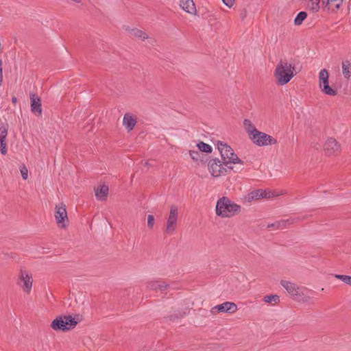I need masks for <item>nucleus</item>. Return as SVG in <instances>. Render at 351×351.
I'll return each mask as SVG.
<instances>
[{
	"instance_id": "f257e3e1",
	"label": "nucleus",
	"mask_w": 351,
	"mask_h": 351,
	"mask_svg": "<svg viewBox=\"0 0 351 351\" xmlns=\"http://www.w3.org/2000/svg\"><path fill=\"white\" fill-rule=\"evenodd\" d=\"M241 210V206L228 197L223 196L217 201L215 213L218 217L231 218L238 215Z\"/></svg>"
},
{
	"instance_id": "f03ea898",
	"label": "nucleus",
	"mask_w": 351,
	"mask_h": 351,
	"mask_svg": "<svg viewBox=\"0 0 351 351\" xmlns=\"http://www.w3.org/2000/svg\"><path fill=\"white\" fill-rule=\"evenodd\" d=\"M295 66L286 60H280L274 71L277 84L283 86L289 83L295 75Z\"/></svg>"
},
{
	"instance_id": "72a5a7b5",
	"label": "nucleus",
	"mask_w": 351,
	"mask_h": 351,
	"mask_svg": "<svg viewBox=\"0 0 351 351\" xmlns=\"http://www.w3.org/2000/svg\"><path fill=\"white\" fill-rule=\"evenodd\" d=\"M265 193L267 194V195L265 197H264V198H270V197H276V196L278 195L274 191H265Z\"/></svg>"
},
{
	"instance_id": "423d86ee",
	"label": "nucleus",
	"mask_w": 351,
	"mask_h": 351,
	"mask_svg": "<svg viewBox=\"0 0 351 351\" xmlns=\"http://www.w3.org/2000/svg\"><path fill=\"white\" fill-rule=\"evenodd\" d=\"M55 219L59 228H66L68 226L69 219L66 205L61 202L56 205Z\"/></svg>"
},
{
	"instance_id": "aec40b11",
	"label": "nucleus",
	"mask_w": 351,
	"mask_h": 351,
	"mask_svg": "<svg viewBox=\"0 0 351 351\" xmlns=\"http://www.w3.org/2000/svg\"><path fill=\"white\" fill-rule=\"evenodd\" d=\"M108 186L107 185H102L99 188L95 189V196L98 200H106L108 194Z\"/></svg>"
},
{
	"instance_id": "a211bd4d",
	"label": "nucleus",
	"mask_w": 351,
	"mask_h": 351,
	"mask_svg": "<svg viewBox=\"0 0 351 351\" xmlns=\"http://www.w3.org/2000/svg\"><path fill=\"white\" fill-rule=\"evenodd\" d=\"M8 135V127L6 125H1L0 127V152L3 155L7 153V144L6 137Z\"/></svg>"
},
{
	"instance_id": "e433bc0d",
	"label": "nucleus",
	"mask_w": 351,
	"mask_h": 351,
	"mask_svg": "<svg viewBox=\"0 0 351 351\" xmlns=\"http://www.w3.org/2000/svg\"><path fill=\"white\" fill-rule=\"evenodd\" d=\"M12 101L14 105H16L18 102V99L16 97L13 96L12 98Z\"/></svg>"
},
{
	"instance_id": "393cba45",
	"label": "nucleus",
	"mask_w": 351,
	"mask_h": 351,
	"mask_svg": "<svg viewBox=\"0 0 351 351\" xmlns=\"http://www.w3.org/2000/svg\"><path fill=\"white\" fill-rule=\"evenodd\" d=\"M307 17V13L304 11H301L300 12L296 17L294 19V24L295 25H301L303 21L306 19V18Z\"/></svg>"
},
{
	"instance_id": "9d476101",
	"label": "nucleus",
	"mask_w": 351,
	"mask_h": 351,
	"mask_svg": "<svg viewBox=\"0 0 351 351\" xmlns=\"http://www.w3.org/2000/svg\"><path fill=\"white\" fill-rule=\"evenodd\" d=\"M32 276L25 270L21 269V276L19 278L18 284L25 293H30L32 287Z\"/></svg>"
},
{
	"instance_id": "7ed1b4c3",
	"label": "nucleus",
	"mask_w": 351,
	"mask_h": 351,
	"mask_svg": "<svg viewBox=\"0 0 351 351\" xmlns=\"http://www.w3.org/2000/svg\"><path fill=\"white\" fill-rule=\"evenodd\" d=\"M217 146L225 165L227 166L229 169H232V164L243 165V161L237 156L230 145L222 141H218Z\"/></svg>"
},
{
	"instance_id": "c756f323",
	"label": "nucleus",
	"mask_w": 351,
	"mask_h": 351,
	"mask_svg": "<svg viewBox=\"0 0 351 351\" xmlns=\"http://www.w3.org/2000/svg\"><path fill=\"white\" fill-rule=\"evenodd\" d=\"M155 223L154 217L152 215L147 216V226L149 229H152Z\"/></svg>"
},
{
	"instance_id": "7c9ffc66",
	"label": "nucleus",
	"mask_w": 351,
	"mask_h": 351,
	"mask_svg": "<svg viewBox=\"0 0 351 351\" xmlns=\"http://www.w3.org/2000/svg\"><path fill=\"white\" fill-rule=\"evenodd\" d=\"M189 155L191 158L195 161H197L199 158V152L198 151L191 150L189 152Z\"/></svg>"
},
{
	"instance_id": "f3484780",
	"label": "nucleus",
	"mask_w": 351,
	"mask_h": 351,
	"mask_svg": "<svg viewBox=\"0 0 351 351\" xmlns=\"http://www.w3.org/2000/svg\"><path fill=\"white\" fill-rule=\"evenodd\" d=\"M300 220H301V219L299 217L289 218L287 220H280V221H277L272 223H269L267 226V228L268 229H270L271 228H274L275 229H280V228H285L287 226V224H289V225L293 224V223H296Z\"/></svg>"
},
{
	"instance_id": "bb28decb",
	"label": "nucleus",
	"mask_w": 351,
	"mask_h": 351,
	"mask_svg": "<svg viewBox=\"0 0 351 351\" xmlns=\"http://www.w3.org/2000/svg\"><path fill=\"white\" fill-rule=\"evenodd\" d=\"M131 34L132 36L140 38L142 40H145L147 38V35L144 32L138 29H133Z\"/></svg>"
},
{
	"instance_id": "2eb2a0df",
	"label": "nucleus",
	"mask_w": 351,
	"mask_h": 351,
	"mask_svg": "<svg viewBox=\"0 0 351 351\" xmlns=\"http://www.w3.org/2000/svg\"><path fill=\"white\" fill-rule=\"evenodd\" d=\"M169 285L162 279L152 280L147 282V288L152 291H164Z\"/></svg>"
},
{
	"instance_id": "4468645a",
	"label": "nucleus",
	"mask_w": 351,
	"mask_h": 351,
	"mask_svg": "<svg viewBox=\"0 0 351 351\" xmlns=\"http://www.w3.org/2000/svg\"><path fill=\"white\" fill-rule=\"evenodd\" d=\"M31 101V111L33 114L40 116L42 114L41 100L36 94L31 93L29 95Z\"/></svg>"
},
{
	"instance_id": "473e14b6",
	"label": "nucleus",
	"mask_w": 351,
	"mask_h": 351,
	"mask_svg": "<svg viewBox=\"0 0 351 351\" xmlns=\"http://www.w3.org/2000/svg\"><path fill=\"white\" fill-rule=\"evenodd\" d=\"M27 169L25 166L21 169L22 178L24 180H26L27 178Z\"/></svg>"
},
{
	"instance_id": "dca6fc26",
	"label": "nucleus",
	"mask_w": 351,
	"mask_h": 351,
	"mask_svg": "<svg viewBox=\"0 0 351 351\" xmlns=\"http://www.w3.org/2000/svg\"><path fill=\"white\" fill-rule=\"evenodd\" d=\"M137 120L135 116L130 112H126L123 119V125L125 126L128 132L133 130L136 126Z\"/></svg>"
},
{
	"instance_id": "2f4dec72",
	"label": "nucleus",
	"mask_w": 351,
	"mask_h": 351,
	"mask_svg": "<svg viewBox=\"0 0 351 351\" xmlns=\"http://www.w3.org/2000/svg\"><path fill=\"white\" fill-rule=\"evenodd\" d=\"M343 0H326V3L335 4V7L339 8Z\"/></svg>"
},
{
	"instance_id": "f704fd0d",
	"label": "nucleus",
	"mask_w": 351,
	"mask_h": 351,
	"mask_svg": "<svg viewBox=\"0 0 351 351\" xmlns=\"http://www.w3.org/2000/svg\"><path fill=\"white\" fill-rule=\"evenodd\" d=\"M3 61L0 59V86L3 84V69H2Z\"/></svg>"
},
{
	"instance_id": "1a4fd4ad",
	"label": "nucleus",
	"mask_w": 351,
	"mask_h": 351,
	"mask_svg": "<svg viewBox=\"0 0 351 351\" xmlns=\"http://www.w3.org/2000/svg\"><path fill=\"white\" fill-rule=\"evenodd\" d=\"M208 169L211 175L214 177H219L230 170L225 165L223 161H221L218 158L211 159L208 162Z\"/></svg>"
},
{
	"instance_id": "412c9836",
	"label": "nucleus",
	"mask_w": 351,
	"mask_h": 351,
	"mask_svg": "<svg viewBox=\"0 0 351 351\" xmlns=\"http://www.w3.org/2000/svg\"><path fill=\"white\" fill-rule=\"evenodd\" d=\"M266 195L267 194L265 193V190L257 189L248 193L247 199L249 202H251L254 199L264 198V197H265Z\"/></svg>"
},
{
	"instance_id": "6e6552de",
	"label": "nucleus",
	"mask_w": 351,
	"mask_h": 351,
	"mask_svg": "<svg viewBox=\"0 0 351 351\" xmlns=\"http://www.w3.org/2000/svg\"><path fill=\"white\" fill-rule=\"evenodd\" d=\"M178 218V208L176 205L170 207L169 215L167 220L165 232L168 234H172L175 232L177 226Z\"/></svg>"
},
{
	"instance_id": "20e7f679",
	"label": "nucleus",
	"mask_w": 351,
	"mask_h": 351,
	"mask_svg": "<svg viewBox=\"0 0 351 351\" xmlns=\"http://www.w3.org/2000/svg\"><path fill=\"white\" fill-rule=\"evenodd\" d=\"M77 324L71 315L60 316L53 320L51 327L54 330L66 331L74 328Z\"/></svg>"
},
{
	"instance_id": "4c0bfd02",
	"label": "nucleus",
	"mask_w": 351,
	"mask_h": 351,
	"mask_svg": "<svg viewBox=\"0 0 351 351\" xmlns=\"http://www.w3.org/2000/svg\"><path fill=\"white\" fill-rule=\"evenodd\" d=\"M322 4L323 5H324L325 7H326V6L329 5L330 3H326V0H322Z\"/></svg>"
},
{
	"instance_id": "cd10ccee",
	"label": "nucleus",
	"mask_w": 351,
	"mask_h": 351,
	"mask_svg": "<svg viewBox=\"0 0 351 351\" xmlns=\"http://www.w3.org/2000/svg\"><path fill=\"white\" fill-rule=\"evenodd\" d=\"M335 278L342 280L343 282H345L347 285H351V276H350L336 274Z\"/></svg>"
},
{
	"instance_id": "9b49d317",
	"label": "nucleus",
	"mask_w": 351,
	"mask_h": 351,
	"mask_svg": "<svg viewBox=\"0 0 351 351\" xmlns=\"http://www.w3.org/2000/svg\"><path fill=\"white\" fill-rule=\"evenodd\" d=\"M280 285L287 290L289 294L295 299L303 295L301 289L292 282L282 280L280 281Z\"/></svg>"
},
{
	"instance_id": "c9c22d12",
	"label": "nucleus",
	"mask_w": 351,
	"mask_h": 351,
	"mask_svg": "<svg viewBox=\"0 0 351 351\" xmlns=\"http://www.w3.org/2000/svg\"><path fill=\"white\" fill-rule=\"evenodd\" d=\"M235 0H222L223 3L228 7L233 6Z\"/></svg>"
},
{
	"instance_id": "ddd939ff",
	"label": "nucleus",
	"mask_w": 351,
	"mask_h": 351,
	"mask_svg": "<svg viewBox=\"0 0 351 351\" xmlns=\"http://www.w3.org/2000/svg\"><path fill=\"white\" fill-rule=\"evenodd\" d=\"M215 311L218 313H233L237 311V306L234 302H225L221 304L214 306L212 308L211 312L215 313Z\"/></svg>"
},
{
	"instance_id": "f8f14e48",
	"label": "nucleus",
	"mask_w": 351,
	"mask_h": 351,
	"mask_svg": "<svg viewBox=\"0 0 351 351\" xmlns=\"http://www.w3.org/2000/svg\"><path fill=\"white\" fill-rule=\"evenodd\" d=\"M324 152L328 156L335 155L341 150V145L334 138H328L324 144Z\"/></svg>"
},
{
	"instance_id": "4be33fe9",
	"label": "nucleus",
	"mask_w": 351,
	"mask_h": 351,
	"mask_svg": "<svg viewBox=\"0 0 351 351\" xmlns=\"http://www.w3.org/2000/svg\"><path fill=\"white\" fill-rule=\"evenodd\" d=\"M243 125L245 128L246 132L248 134L250 138L258 132V130L256 128L254 125L249 119H245L243 121Z\"/></svg>"
},
{
	"instance_id": "0eeeda50",
	"label": "nucleus",
	"mask_w": 351,
	"mask_h": 351,
	"mask_svg": "<svg viewBox=\"0 0 351 351\" xmlns=\"http://www.w3.org/2000/svg\"><path fill=\"white\" fill-rule=\"evenodd\" d=\"M251 141L256 145L260 147L272 145L277 143V140L271 136L258 131L253 136L250 138Z\"/></svg>"
},
{
	"instance_id": "a878e982",
	"label": "nucleus",
	"mask_w": 351,
	"mask_h": 351,
	"mask_svg": "<svg viewBox=\"0 0 351 351\" xmlns=\"http://www.w3.org/2000/svg\"><path fill=\"white\" fill-rule=\"evenodd\" d=\"M197 146L199 150L202 152H205V153H211L212 152V150H213L212 147L210 145L205 143L202 141H200L199 143H198Z\"/></svg>"
},
{
	"instance_id": "c85d7f7f",
	"label": "nucleus",
	"mask_w": 351,
	"mask_h": 351,
	"mask_svg": "<svg viewBox=\"0 0 351 351\" xmlns=\"http://www.w3.org/2000/svg\"><path fill=\"white\" fill-rule=\"evenodd\" d=\"M311 1V9L314 12H317L319 10L320 0H310Z\"/></svg>"
},
{
	"instance_id": "6ab92c4d",
	"label": "nucleus",
	"mask_w": 351,
	"mask_h": 351,
	"mask_svg": "<svg viewBox=\"0 0 351 351\" xmlns=\"http://www.w3.org/2000/svg\"><path fill=\"white\" fill-rule=\"evenodd\" d=\"M180 5L183 10L189 14L193 15L197 14L196 7L193 0H180Z\"/></svg>"
},
{
	"instance_id": "39448f33",
	"label": "nucleus",
	"mask_w": 351,
	"mask_h": 351,
	"mask_svg": "<svg viewBox=\"0 0 351 351\" xmlns=\"http://www.w3.org/2000/svg\"><path fill=\"white\" fill-rule=\"evenodd\" d=\"M329 74L326 69H323L319 73V87L324 94L330 96L337 95V91L329 86Z\"/></svg>"
},
{
	"instance_id": "5701e85b",
	"label": "nucleus",
	"mask_w": 351,
	"mask_h": 351,
	"mask_svg": "<svg viewBox=\"0 0 351 351\" xmlns=\"http://www.w3.org/2000/svg\"><path fill=\"white\" fill-rule=\"evenodd\" d=\"M342 73L343 77L349 80L351 77V62L349 60L342 62Z\"/></svg>"
},
{
	"instance_id": "b1692460",
	"label": "nucleus",
	"mask_w": 351,
	"mask_h": 351,
	"mask_svg": "<svg viewBox=\"0 0 351 351\" xmlns=\"http://www.w3.org/2000/svg\"><path fill=\"white\" fill-rule=\"evenodd\" d=\"M263 301L266 303L276 304L280 302V297L276 294L265 295Z\"/></svg>"
}]
</instances>
